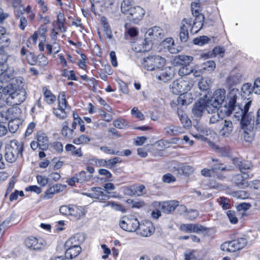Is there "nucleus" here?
Segmentation results:
<instances>
[{
  "instance_id": "9d476101",
  "label": "nucleus",
  "mask_w": 260,
  "mask_h": 260,
  "mask_svg": "<svg viewBox=\"0 0 260 260\" xmlns=\"http://www.w3.org/2000/svg\"><path fill=\"white\" fill-rule=\"evenodd\" d=\"M119 225L124 231L133 233L137 231L139 221L134 216H124L120 219Z\"/></svg>"
},
{
  "instance_id": "ea45409f",
  "label": "nucleus",
  "mask_w": 260,
  "mask_h": 260,
  "mask_svg": "<svg viewBox=\"0 0 260 260\" xmlns=\"http://www.w3.org/2000/svg\"><path fill=\"white\" fill-rule=\"evenodd\" d=\"M103 207H110L115 211H120L122 213H125L126 212V210L121 204L115 203L113 201L108 202L107 204L104 205Z\"/></svg>"
},
{
  "instance_id": "bf43d9fd",
  "label": "nucleus",
  "mask_w": 260,
  "mask_h": 260,
  "mask_svg": "<svg viewBox=\"0 0 260 260\" xmlns=\"http://www.w3.org/2000/svg\"><path fill=\"white\" fill-rule=\"evenodd\" d=\"M203 70H207L209 71H213L216 67V64L214 61L212 60H208L205 62L203 64Z\"/></svg>"
},
{
  "instance_id": "603ef678",
  "label": "nucleus",
  "mask_w": 260,
  "mask_h": 260,
  "mask_svg": "<svg viewBox=\"0 0 260 260\" xmlns=\"http://www.w3.org/2000/svg\"><path fill=\"white\" fill-rule=\"evenodd\" d=\"M46 48L49 54H51L52 52L57 54L60 51V46L56 42H54L52 45L47 44Z\"/></svg>"
},
{
  "instance_id": "e433bc0d",
  "label": "nucleus",
  "mask_w": 260,
  "mask_h": 260,
  "mask_svg": "<svg viewBox=\"0 0 260 260\" xmlns=\"http://www.w3.org/2000/svg\"><path fill=\"white\" fill-rule=\"evenodd\" d=\"M249 123H247V125H243L241 123L242 129L243 131V133L242 134L243 138L244 140L246 142H251L253 139V133L251 131L250 128L251 126H249Z\"/></svg>"
},
{
  "instance_id": "338daca9",
  "label": "nucleus",
  "mask_w": 260,
  "mask_h": 260,
  "mask_svg": "<svg viewBox=\"0 0 260 260\" xmlns=\"http://www.w3.org/2000/svg\"><path fill=\"white\" fill-rule=\"evenodd\" d=\"M224 49L221 47H216L212 50V55L213 56H215L216 55H219L221 57H223L224 54Z\"/></svg>"
},
{
  "instance_id": "2eb2a0df",
  "label": "nucleus",
  "mask_w": 260,
  "mask_h": 260,
  "mask_svg": "<svg viewBox=\"0 0 260 260\" xmlns=\"http://www.w3.org/2000/svg\"><path fill=\"white\" fill-rule=\"evenodd\" d=\"M179 206V202L176 200H171L163 202H156L153 203V206L161 209L166 213H170L174 211Z\"/></svg>"
},
{
  "instance_id": "b1692460",
  "label": "nucleus",
  "mask_w": 260,
  "mask_h": 260,
  "mask_svg": "<svg viewBox=\"0 0 260 260\" xmlns=\"http://www.w3.org/2000/svg\"><path fill=\"white\" fill-rule=\"evenodd\" d=\"M173 75V68L170 67H166L160 70L159 74L156 75V78L159 81L166 82L171 79Z\"/></svg>"
},
{
  "instance_id": "72a5a7b5",
  "label": "nucleus",
  "mask_w": 260,
  "mask_h": 260,
  "mask_svg": "<svg viewBox=\"0 0 260 260\" xmlns=\"http://www.w3.org/2000/svg\"><path fill=\"white\" fill-rule=\"evenodd\" d=\"M38 142L40 144V148L42 150L48 148L49 141L46 134L42 133H38L37 135Z\"/></svg>"
},
{
  "instance_id": "4be33fe9",
  "label": "nucleus",
  "mask_w": 260,
  "mask_h": 260,
  "mask_svg": "<svg viewBox=\"0 0 260 260\" xmlns=\"http://www.w3.org/2000/svg\"><path fill=\"white\" fill-rule=\"evenodd\" d=\"M207 107V101L204 100H200L196 102L192 108L193 116L196 118H200L202 116L204 112Z\"/></svg>"
},
{
  "instance_id": "0e129e2a",
  "label": "nucleus",
  "mask_w": 260,
  "mask_h": 260,
  "mask_svg": "<svg viewBox=\"0 0 260 260\" xmlns=\"http://www.w3.org/2000/svg\"><path fill=\"white\" fill-rule=\"evenodd\" d=\"M38 183L41 186H45L49 181V179L43 175H38L36 177Z\"/></svg>"
},
{
  "instance_id": "09e8293b",
  "label": "nucleus",
  "mask_w": 260,
  "mask_h": 260,
  "mask_svg": "<svg viewBox=\"0 0 260 260\" xmlns=\"http://www.w3.org/2000/svg\"><path fill=\"white\" fill-rule=\"evenodd\" d=\"M211 84V80L207 78H202L201 80L199 82V87L202 90H207L209 88Z\"/></svg>"
},
{
  "instance_id": "412c9836",
  "label": "nucleus",
  "mask_w": 260,
  "mask_h": 260,
  "mask_svg": "<svg viewBox=\"0 0 260 260\" xmlns=\"http://www.w3.org/2000/svg\"><path fill=\"white\" fill-rule=\"evenodd\" d=\"M21 110L18 107H12L2 113V115L7 120L19 119L20 117Z\"/></svg>"
},
{
  "instance_id": "5701e85b",
  "label": "nucleus",
  "mask_w": 260,
  "mask_h": 260,
  "mask_svg": "<svg viewBox=\"0 0 260 260\" xmlns=\"http://www.w3.org/2000/svg\"><path fill=\"white\" fill-rule=\"evenodd\" d=\"M66 187L65 185L60 184H55L49 187L45 192L43 199L48 200L51 199L54 194L62 191Z\"/></svg>"
},
{
  "instance_id": "c756f323",
  "label": "nucleus",
  "mask_w": 260,
  "mask_h": 260,
  "mask_svg": "<svg viewBox=\"0 0 260 260\" xmlns=\"http://www.w3.org/2000/svg\"><path fill=\"white\" fill-rule=\"evenodd\" d=\"M193 60L191 56L180 55L176 56L174 59V63L176 66H187Z\"/></svg>"
},
{
  "instance_id": "5fc2aeb1",
  "label": "nucleus",
  "mask_w": 260,
  "mask_h": 260,
  "mask_svg": "<svg viewBox=\"0 0 260 260\" xmlns=\"http://www.w3.org/2000/svg\"><path fill=\"white\" fill-rule=\"evenodd\" d=\"M4 35H0V50H2L5 48L9 47L10 44V39Z\"/></svg>"
},
{
  "instance_id": "58836bf2",
  "label": "nucleus",
  "mask_w": 260,
  "mask_h": 260,
  "mask_svg": "<svg viewBox=\"0 0 260 260\" xmlns=\"http://www.w3.org/2000/svg\"><path fill=\"white\" fill-rule=\"evenodd\" d=\"M22 121L20 118L9 120L8 128L10 132L15 133L21 124Z\"/></svg>"
},
{
  "instance_id": "f257e3e1",
  "label": "nucleus",
  "mask_w": 260,
  "mask_h": 260,
  "mask_svg": "<svg viewBox=\"0 0 260 260\" xmlns=\"http://www.w3.org/2000/svg\"><path fill=\"white\" fill-rule=\"evenodd\" d=\"M193 21L191 18H184L180 26V39L181 42H185L188 38V29L191 33L194 34L198 32L202 28L204 21L203 15H198L194 17Z\"/></svg>"
},
{
  "instance_id": "680f3d73",
  "label": "nucleus",
  "mask_w": 260,
  "mask_h": 260,
  "mask_svg": "<svg viewBox=\"0 0 260 260\" xmlns=\"http://www.w3.org/2000/svg\"><path fill=\"white\" fill-rule=\"evenodd\" d=\"M114 126L119 129L124 128L128 124L127 122L122 119L115 120L113 121Z\"/></svg>"
},
{
  "instance_id": "0eeeda50",
  "label": "nucleus",
  "mask_w": 260,
  "mask_h": 260,
  "mask_svg": "<svg viewBox=\"0 0 260 260\" xmlns=\"http://www.w3.org/2000/svg\"><path fill=\"white\" fill-rule=\"evenodd\" d=\"M226 92L224 89L219 88L215 90L212 96L207 100L206 110L210 113V107L216 110L224 102Z\"/></svg>"
},
{
  "instance_id": "9b49d317",
  "label": "nucleus",
  "mask_w": 260,
  "mask_h": 260,
  "mask_svg": "<svg viewBox=\"0 0 260 260\" xmlns=\"http://www.w3.org/2000/svg\"><path fill=\"white\" fill-rule=\"evenodd\" d=\"M247 244L245 238H240L231 241L225 242L220 245L223 251L234 252L242 249Z\"/></svg>"
},
{
  "instance_id": "f3484780",
  "label": "nucleus",
  "mask_w": 260,
  "mask_h": 260,
  "mask_svg": "<svg viewBox=\"0 0 260 260\" xmlns=\"http://www.w3.org/2000/svg\"><path fill=\"white\" fill-rule=\"evenodd\" d=\"M180 230L185 233L203 234L208 232L207 229L202 225L192 223L182 224L180 226Z\"/></svg>"
},
{
  "instance_id": "37998d69",
  "label": "nucleus",
  "mask_w": 260,
  "mask_h": 260,
  "mask_svg": "<svg viewBox=\"0 0 260 260\" xmlns=\"http://www.w3.org/2000/svg\"><path fill=\"white\" fill-rule=\"evenodd\" d=\"M67 108H61L58 107L57 108L54 109L53 113L56 117L63 119L67 117Z\"/></svg>"
},
{
  "instance_id": "39448f33",
  "label": "nucleus",
  "mask_w": 260,
  "mask_h": 260,
  "mask_svg": "<svg viewBox=\"0 0 260 260\" xmlns=\"http://www.w3.org/2000/svg\"><path fill=\"white\" fill-rule=\"evenodd\" d=\"M23 149V145L16 140L11 141L6 146L5 158L9 162H14Z\"/></svg>"
},
{
  "instance_id": "ddd939ff",
  "label": "nucleus",
  "mask_w": 260,
  "mask_h": 260,
  "mask_svg": "<svg viewBox=\"0 0 260 260\" xmlns=\"http://www.w3.org/2000/svg\"><path fill=\"white\" fill-rule=\"evenodd\" d=\"M238 166L241 174L236 175L233 178V180L239 186L244 187L247 186L248 184L245 180L248 178V175L247 173L244 172V170L249 169V167L243 164L242 162H240Z\"/></svg>"
},
{
  "instance_id": "052dcab7",
  "label": "nucleus",
  "mask_w": 260,
  "mask_h": 260,
  "mask_svg": "<svg viewBox=\"0 0 260 260\" xmlns=\"http://www.w3.org/2000/svg\"><path fill=\"white\" fill-rule=\"evenodd\" d=\"M226 215L231 223L236 224L238 222V219L235 211L232 210L228 211L226 212Z\"/></svg>"
},
{
  "instance_id": "1a4fd4ad",
  "label": "nucleus",
  "mask_w": 260,
  "mask_h": 260,
  "mask_svg": "<svg viewBox=\"0 0 260 260\" xmlns=\"http://www.w3.org/2000/svg\"><path fill=\"white\" fill-rule=\"evenodd\" d=\"M239 94V90L237 88H233L229 91L227 98L229 100L228 105L220 106V112L223 113L225 115H230L234 112L236 105L237 96Z\"/></svg>"
},
{
  "instance_id": "774afa93",
  "label": "nucleus",
  "mask_w": 260,
  "mask_h": 260,
  "mask_svg": "<svg viewBox=\"0 0 260 260\" xmlns=\"http://www.w3.org/2000/svg\"><path fill=\"white\" fill-rule=\"evenodd\" d=\"M252 90L254 93L260 94V77L255 80Z\"/></svg>"
},
{
  "instance_id": "a878e982",
  "label": "nucleus",
  "mask_w": 260,
  "mask_h": 260,
  "mask_svg": "<svg viewBox=\"0 0 260 260\" xmlns=\"http://www.w3.org/2000/svg\"><path fill=\"white\" fill-rule=\"evenodd\" d=\"M68 121H64L61 126V135L66 139L70 140L76 135L75 131L69 127Z\"/></svg>"
},
{
  "instance_id": "2f4dec72",
  "label": "nucleus",
  "mask_w": 260,
  "mask_h": 260,
  "mask_svg": "<svg viewBox=\"0 0 260 260\" xmlns=\"http://www.w3.org/2000/svg\"><path fill=\"white\" fill-rule=\"evenodd\" d=\"M199 132V134H193L192 133V135L193 137L196 139L201 140L202 141H207L208 140L210 139V137H211V135H215V133L210 131H209V135L208 134V131L207 130H203V129H198Z\"/></svg>"
},
{
  "instance_id": "cd10ccee",
  "label": "nucleus",
  "mask_w": 260,
  "mask_h": 260,
  "mask_svg": "<svg viewBox=\"0 0 260 260\" xmlns=\"http://www.w3.org/2000/svg\"><path fill=\"white\" fill-rule=\"evenodd\" d=\"M13 75L9 69L8 64L6 61L0 63V78L4 82L8 81Z\"/></svg>"
},
{
  "instance_id": "79ce46f5",
  "label": "nucleus",
  "mask_w": 260,
  "mask_h": 260,
  "mask_svg": "<svg viewBox=\"0 0 260 260\" xmlns=\"http://www.w3.org/2000/svg\"><path fill=\"white\" fill-rule=\"evenodd\" d=\"M76 175L77 177V179L79 180V183L88 182L92 177V175H88L87 172L84 171H81L76 174Z\"/></svg>"
},
{
  "instance_id": "f8f14e48",
  "label": "nucleus",
  "mask_w": 260,
  "mask_h": 260,
  "mask_svg": "<svg viewBox=\"0 0 260 260\" xmlns=\"http://www.w3.org/2000/svg\"><path fill=\"white\" fill-rule=\"evenodd\" d=\"M155 230V226L150 220H143L139 222L137 234L143 237H148L154 233Z\"/></svg>"
},
{
  "instance_id": "6e6552de",
  "label": "nucleus",
  "mask_w": 260,
  "mask_h": 260,
  "mask_svg": "<svg viewBox=\"0 0 260 260\" xmlns=\"http://www.w3.org/2000/svg\"><path fill=\"white\" fill-rule=\"evenodd\" d=\"M251 101L247 102L244 105V108H242L239 105L236 106L234 109V117L238 120L241 121V123L243 125L249 123L251 119L250 113L248 112L249 107L251 105Z\"/></svg>"
},
{
  "instance_id": "de8ad7c7",
  "label": "nucleus",
  "mask_w": 260,
  "mask_h": 260,
  "mask_svg": "<svg viewBox=\"0 0 260 260\" xmlns=\"http://www.w3.org/2000/svg\"><path fill=\"white\" fill-rule=\"evenodd\" d=\"M89 163L97 167H105L107 165L106 159H99L96 157H93L89 160Z\"/></svg>"
},
{
  "instance_id": "a18cd8bd",
  "label": "nucleus",
  "mask_w": 260,
  "mask_h": 260,
  "mask_svg": "<svg viewBox=\"0 0 260 260\" xmlns=\"http://www.w3.org/2000/svg\"><path fill=\"white\" fill-rule=\"evenodd\" d=\"M43 90L45 101L46 103L48 104L53 103L56 100V97L47 89L43 88Z\"/></svg>"
},
{
  "instance_id": "aec40b11",
  "label": "nucleus",
  "mask_w": 260,
  "mask_h": 260,
  "mask_svg": "<svg viewBox=\"0 0 260 260\" xmlns=\"http://www.w3.org/2000/svg\"><path fill=\"white\" fill-rule=\"evenodd\" d=\"M85 236L83 234L78 233L69 238L64 244V247L80 246L84 242Z\"/></svg>"
},
{
  "instance_id": "473e14b6",
  "label": "nucleus",
  "mask_w": 260,
  "mask_h": 260,
  "mask_svg": "<svg viewBox=\"0 0 260 260\" xmlns=\"http://www.w3.org/2000/svg\"><path fill=\"white\" fill-rule=\"evenodd\" d=\"M193 99L192 94L186 92L180 94L177 98V103L181 105H188L192 103Z\"/></svg>"
},
{
  "instance_id": "bb28decb",
  "label": "nucleus",
  "mask_w": 260,
  "mask_h": 260,
  "mask_svg": "<svg viewBox=\"0 0 260 260\" xmlns=\"http://www.w3.org/2000/svg\"><path fill=\"white\" fill-rule=\"evenodd\" d=\"M219 109L218 110H217V109L213 110V108L210 107L209 109L210 113L207 111L208 114H210L208 116L209 118V124H212L216 123L219 120L220 118L222 119L223 117L226 116L223 113H221Z\"/></svg>"
},
{
  "instance_id": "69168bd1",
  "label": "nucleus",
  "mask_w": 260,
  "mask_h": 260,
  "mask_svg": "<svg viewBox=\"0 0 260 260\" xmlns=\"http://www.w3.org/2000/svg\"><path fill=\"white\" fill-rule=\"evenodd\" d=\"M131 114L132 115L140 120H143L144 119V115L138 110V108L137 107H134L132 109L131 111Z\"/></svg>"
},
{
  "instance_id": "e2e57ef3",
  "label": "nucleus",
  "mask_w": 260,
  "mask_h": 260,
  "mask_svg": "<svg viewBox=\"0 0 260 260\" xmlns=\"http://www.w3.org/2000/svg\"><path fill=\"white\" fill-rule=\"evenodd\" d=\"M37 57L36 56L34 53L31 52H28L26 54V59L27 62L31 64L34 65L37 62Z\"/></svg>"
},
{
  "instance_id": "c03bdc74",
  "label": "nucleus",
  "mask_w": 260,
  "mask_h": 260,
  "mask_svg": "<svg viewBox=\"0 0 260 260\" xmlns=\"http://www.w3.org/2000/svg\"><path fill=\"white\" fill-rule=\"evenodd\" d=\"M166 133L170 136L177 135L182 133L181 127L171 125L165 128Z\"/></svg>"
},
{
  "instance_id": "4d7b16f0",
  "label": "nucleus",
  "mask_w": 260,
  "mask_h": 260,
  "mask_svg": "<svg viewBox=\"0 0 260 260\" xmlns=\"http://www.w3.org/2000/svg\"><path fill=\"white\" fill-rule=\"evenodd\" d=\"M58 107L61 108H67V103L66 100L65 93L63 92H60L58 97Z\"/></svg>"
},
{
  "instance_id": "49530a36",
  "label": "nucleus",
  "mask_w": 260,
  "mask_h": 260,
  "mask_svg": "<svg viewBox=\"0 0 260 260\" xmlns=\"http://www.w3.org/2000/svg\"><path fill=\"white\" fill-rule=\"evenodd\" d=\"M197 254L194 250H188L184 253V260H201L197 258Z\"/></svg>"
},
{
  "instance_id": "7c9ffc66",
  "label": "nucleus",
  "mask_w": 260,
  "mask_h": 260,
  "mask_svg": "<svg viewBox=\"0 0 260 260\" xmlns=\"http://www.w3.org/2000/svg\"><path fill=\"white\" fill-rule=\"evenodd\" d=\"M65 257L67 259H73L76 257L81 252V246L75 247H65Z\"/></svg>"
},
{
  "instance_id": "393cba45",
  "label": "nucleus",
  "mask_w": 260,
  "mask_h": 260,
  "mask_svg": "<svg viewBox=\"0 0 260 260\" xmlns=\"http://www.w3.org/2000/svg\"><path fill=\"white\" fill-rule=\"evenodd\" d=\"M152 43L150 41H148L146 38L144 40H139L138 42L134 43L133 47L135 51L144 52L150 49L151 47Z\"/></svg>"
},
{
  "instance_id": "c85d7f7f",
  "label": "nucleus",
  "mask_w": 260,
  "mask_h": 260,
  "mask_svg": "<svg viewBox=\"0 0 260 260\" xmlns=\"http://www.w3.org/2000/svg\"><path fill=\"white\" fill-rule=\"evenodd\" d=\"M85 212L83 207L71 205L70 216L79 219L83 217L85 214Z\"/></svg>"
},
{
  "instance_id": "423d86ee",
  "label": "nucleus",
  "mask_w": 260,
  "mask_h": 260,
  "mask_svg": "<svg viewBox=\"0 0 260 260\" xmlns=\"http://www.w3.org/2000/svg\"><path fill=\"white\" fill-rule=\"evenodd\" d=\"M166 64L165 58L159 55H151L143 58L142 64L148 71H154L162 68Z\"/></svg>"
},
{
  "instance_id": "20e7f679",
  "label": "nucleus",
  "mask_w": 260,
  "mask_h": 260,
  "mask_svg": "<svg viewBox=\"0 0 260 260\" xmlns=\"http://www.w3.org/2000/svg\"><path fill=\"white\" fill-rule=\"evenodd\" d=\"M194 85L193 81L187 77L179 78L170 85L171 91L175 94L185 93L190 90Z\"/></svg>"
},
{
  "instance_id": "f704fd0d",
  "label": "nucleus",
  "mask_w": 260,
  "mask_h": 260,
  "mask_svg": "<svg viewBox=\"0 0 260 260\" xmlns=\"http://www.w3.org/2000/svg\"><path fill=\"white\" fill-rule=\"evenodd\" d=\"M222 124V127L220 131L221 135L223 136H229L233 131L232 122L230 120H224Z\"/></svg>"
},
{
  "instance_id": "13d9d810",
  "label": "nucleus",
  "mask_w": 260,
  "mask_h": 260,
  "mask_svg": "<svg viewBox=\"0 0 260 260\" xmlns=\"http://www.w3.org/2000/svg\"><path fill=\"white\" fill-rule=\"evenodd\" d=\"M126 202L129 205H131L132 208H140L145 205V203L142 201L140 200H133L128 199Z\"/></svg>"
},
{
  "instance_id": "6e6d98bb",
  "label": "nucleus",
  "mask_w": 260,
  "mask_h": 260,
  "mask_svg": "<svg viewBox=\"0 0 260 260\" xmlns=\"http://www.w3.org/2000/svg\"><path fill=\"white\" fill-rule=\"evenodd\" d=\"M192 70L189 67V65L181 66L179 69L178 74L180 76H185L191 73Z\"/></svg>"
},
{
  "instance_id": "7ed1b4c3",
  "label": "nucleus",
  "mask_w": 260,
  "mask_h": 260,
  "mask_svg": "<svg viewBox=\"0 0 260 260\" xmlns=\"http://www.w3.org/2000/svg\"><path fill=\"white\" fill-rule=\"evenodd\" d=\"M121 11L130 21L137 23L145 14L144 9L139 6H132L131 0H123L121 3Z\"/></svg>"
},
{
  "instance_id": "8fccbe9b",
  "label": "nucleus",
  "mask_w": 260,
  "mask_h": 260,
  "mask_svg": "<svg viewBox=\"0 0 260 260\" xmlns=\"http://www.w3.org/2000/svg\"><path fill=\"white\" fill-rule=\"evenodd\" d=\"M210 41V39L205 36H200L199 37H197L195 38L193 40V42L194 44L199 45V46H203L205 44L208 43Z\"/></svg>"
},
{
  "instance_id": "a19ab883",
  "label": "nucleus",
  "mask_w": 260,
  "mask_h": 260,
  "mask_svg": "<svg viewBox=\"0 0 260 260\" xmlns=\"http://www.w3.org/2000/svg\"><path fill=\"white\" fill-rule=\"evenodd\" d=\"M91 139L89 137L85 135H81L78 137L74 139L73 143L76 145H85L89 142Z\"/></svg>"
},
{
  "instance_id": "6ab92c4d",
  "label": "nucleus",
  "mask_w": 260,
  "mask_h": 260,
  "mask_svg": "<svg viewBox=\"0 0 260 260\" xmlns=\"http://www.w3.org/2000/svg\"><path fill=\"white\" fill-rule=\"evenodd\" d=\"M47 32V28L45 26H41L39 29L35 32V33L29 39L28 43L30 44L36 45L37 44V40L41 42L46 41V33Z\"/></svg>"
},
{
  "instance_id": "f03ea898",
  "label": "nucleus",
  "mask_w": 260,
  "mask_h": 260,
  "mask_svg": "<svg viewBox=\"0 0 260 260\" xmlns=\"http://www.w3.org/2000/svg\"><path fill=\"white\" fill-rule=\"evenodd\" d=\"M24 83L21 77L13 78L10 86H8V92L12 99L15 100L16 104L23 102L26 97L24 88Z\"/></svg>"
},
{
  "instance_id": "4468645a",
  "label": "nucleus",
  "mask_w": 260,
  "mask_h": 260,
  "mask_svg": "<svg viewBox=\"0 0 260 260\" xmlns=\"http://www.w3.org/2000/svg\"><path fill=\"white\" fill-rule=\"evenodd\" d=\"M25 245L31 250H40L46 245V242L42 238L37 239L34 237L27 238L24 241Z\"/></svg>"
},
{
  "instance_id": "864d4df0",
  "label": "nucleus",
  "mask_w": 260,
  "mask_h": 260,
  "mask_svg": "<svg viewBox=\"0 0 260 260\" xmlns=\"http://www.w3.org/2000/svg\"><path fill=\"white\" fill-rule=\"evenodd\" d=\"M192 14L194 17H197L198 15H202L200 13L201 11V7L198 2H194L191 5Z\"/></svg>"
},
{
  "instance_id": "dca6fc26",
  "label": "nucleus",
  "mask_w": 260,
  "mask_h": 260,
  "mask_svg": "<svg viewBox=\"0 0 260 260\" xmlns=\"http://www.w3.org/2000/svg\"><path fill=\"white\" fill-rule=\"evenodd\" d=\"M165 35V31L159 26H155L147 30L145 38L148 41L157 40L162 39Z\"/></svg>"
},
{
  "instance_id": "3c124183",
  "label": "nucleus",
  "mask_w": 260,
  "mask_h": 260,
  "mask_svg": "<svg viewBox=\"0 0 260 260\" xmlns=\"http://www.w3.org/2000/svg\"><path fill=\"white\" fill-rule=\"evenodd\" d=\"M179 171L184 175L189 176L193 173L194 169L192 166L189 165H182L179 168Z\"/></svg>"
},
{
  "instance_id": "4c0bfd02",
  "label": "nucleus",
  "mask_w": 260,
  "mask_h": 260,
  "mask_svg": "<svg viewBox=\"0 0 260 260\" xmlns=\"http://www.w3.org/2000/svg\"><path fill=\"white\" fill-rule=\"evenodd\" d=\"M102 25L105 32V37L108 39H112L113 38L112 31L105 17H102L101 19Z\"/></svg>"
},
{
  "instance_id": "a211bd4d",
  "label": "nucleus",
  "mask_w": 260,
  "mask_h": 260,
  "mask_svg": "<svg viewBox=\"0 0 260 260\" xmlns=\"http://www.w3.org/2000/svg\"><path fill=\"white\" fill-rule=\"evenodd\" d=\"M82 194L101 201L107 200L109 198L107 192L100 187H92L91 192L83 193Z\"/></svg>"
},
{
  "instance_id": "c9c22d12",
  "label": "nucleus",
  "mask_w": 260,
  "mask_h": 260,
  "mask_svg": "<svg viewBox=\"0 0 260 260\" xmlns=\"http://www.w3.org/2000/svg\"><path fill=\"white\" fill-rule=\"evenodd\" d=\"M162 46L171 53H176L178 50L174 47V42L172 38H168L162 42Z\"/></svg>"
}]
</instances>
